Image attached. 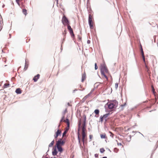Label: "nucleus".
Listing matches in <instances>:
<instances>
[{"instance_id": "1", "label": "nucleus", "mask_w": 158, "mask_h": 158, "mask_svg": "<svg viewBox=\"0 0 158 158\" xmlns=\"http://www.w3.org/2000/svg\"><path fill=\"white\" fill-rule=\"evenodd\" d=\"M100 70L102 75L108 80L107 75L109 74V70L104 62L100 64Z\"/></svg>"}, {"instance_id": "2", "label": "nucleus", "mask_w": 158, "mask_h": 158, "mask_svg": "<svg viewBox=\"0 0 158 158\" xmlns=\"http://www.w3.org/2000/svg\"><path fill=\"white\" fill-rule=\"evenodd\" d=\"M109 109H112L116 108L118 105V102L116 100H114L108 103L107 104Z\"/></svg>"}, {"instance_id": "3", "label": "nucleus", "mask_w": 158, "mask_h": 158, "mask_svg": "<svg viewBox=\"0 0 158 158\" xmlns=\"http://www.w3.org/2000/svg\"><path fill=\"white\" fill-rule=\"evenodd\" d=\"M63 145L61 142V139H59L58 141H56V146L58 150V151L60 153L63 151V149L61 146Z\"/></svg>"}, {"instance_id": "4", "label": "nucleus", "mask_w": 158, "mask_h": 158, "mask_svg": "<svg viewBox=\"0 0 158 158\" xmlns=\"http://www.w3.org/2000/svg\"><path fill=\"white\" fill-rule=\"evenodd\" d=\"M62 22L64 25H67L69 23L68 19L65 16H64L62 18Z\"/></svg>"}, {"instance_id": "5", "label": "nucleus", "mask_w": 158, "mask_h": 158, "mask_svg": "<svg viewBox=\"0 0 158 158\" xmlns=\"http://www.w3.org/2000/svg\"><path fill=\"white\" fill-rule=\"evenodd\" d=\"M61 131L60 130L58 129L56 132L55 135H54V137L55 139H56L58 136L60 135Z\"/></svg>"}, {"instance_id": "6", "label": "nucleus", "mask_w": 158, "mask_h": 158, "mask_svg": "<svg viewBox=\"0 0 158 158\" xmlns=\"http://www.w3.org/2000/svg\"><path fill=\"white\" fill-rule=\"evenodd\" d=\"M88 22L90 28L91 29H93L94 28V22L93 21H88Z\"/></svg>"}, {"instance_id": "7", "label": "nucleus", "mask_w": 158, "mask_h": 158, "mask_svg": "<svg viewBox=\"0 0 158 158\" xmlns=\"http://www.w3.org/2000/svg\"><path fill=\"white\" fill-rule=\"evenodd\" d=\"M93 16L91 14V12H89V19H88V21H93Z\"/></svg>"}, {"instance_id": "8", "label": "nucleus", "mask_w": 158, "mask_h": 158, "mask_svg": "<svg viewBox=\"0 0 158 158\" xmlns=\"http://www.w3.org/2000/svg\"><path fill=\"white\" fill-rule=\"evenodd\" d=\"M40 75L39 74H37L36 76H34L33 78V80L35 81L36 82L40 78Z\"/></svg>"}, {"instance_id": "9", "label": "nucleus", "mask_w": 158, "mask_h": 158, "mask_svg": "<svg viewBox=\"0 0 158 158\" xmlns=\"http://www.w3.org/2000/svg\"><path fill=\"white\" fill-rule=\"evenodd\" d=\"M109 114V113L106 114L102 116L103 119L105 120L106 121L107 120V118L108 117Z\"/></svg>"}, {"instance_id": "10", "label": "nucleus", "mask_w": 158, "mask_h": 158, "mask_svg": "<svg viewBox=\"0 0 158 158\" xmlns=\"http://www.w3.org/2000/svg\"><path fill=\"white\" fill-rule=\"evenodd\" d=\"M63 122H64L65 123H67L68 127H69V119L68 118H66L65 120H64Z\"/></svg>"}, {"instance_id": "11", "label": "nucleus", "mask_w": 158, "mask_h": 158, "mask_svg": "<svg viewBox=\"0 0 158 158\" xmlns=\"http://www.w3.org/2000/svg\"><path fill=\"white\" fill-rule=\"evenodd\" d=\"M57 151L56 148H55L52 152V155L54 156H55L57 155Z\"/></svg>"}, {"instance_id": "12", "label": "nucleus", "mask_w": 158, "mask_h": 158, "mask_svg": "<svg viewBox=\"0 0 158 158\" xmlns=\"http://www.w3.org/2000/svg\"><path fill=\"white\" fill-rule=\"evenodd\" d=\"M94 112L95 114L96 115H98V116H96V117H98V115H99V110L98 109H96V110H95L94 111Z\"/></svg>"}, {"instance_id": "13", "label": "nucleus", "mask_w": 158, "mask_h": 158, "mask_svg": "<svg viewBox=\"0 0 158 158\" xmlns=\"http://www.w3.org/2000/svg\"><path fill=\"white\" fill-rule=\"evenodd\" d=\"M85 121H86V117L85 116V118H84V120L83 121V123L82 125V127H86V125L85 124Z\"/></svg>"}, {"instance_id": "14", "label": "nucleus", "mask_w": 158, "mask_h": 158, "mask_svg": "<svg viewBox=\"0 0 158 158\" xmlns=\"http://www.w3.org/2000/svg\"><path fill=\"white\" fill-rule=\"evenodd\" d=\"M15 92L17 94H20L22 93L21 90L20 88L17 89L16 90Z\"/></svg>"}, {"instance_id": "15", "label": "nucleus", "mask_w": 158, "mask_h": 158, "mask_svg": "<svg viewBox=\"0 0 158 158\" xmlns=\"http://www.w3.org/2000/svg\"><path fill=\"white\" fill-rule=\"evenodd\" d=\"M100 137L102 139H106L107 138L106 134L105 133L101 134Z\"/></svg>"}, {"instance_id": "16", "label": "nucleus", "mask_w": 158, "mask_h": 158, "mask_svg": "<svg viewBox=\"0 0 158 158\" xmlns=\"http://www.w3.org/2000/svg\"><path fill=\"white\" fill-rule=\"evenodd\" d=\"M85 78H86L85 74H83L82 75L81 81L82 82H83L84 81V80H85Z\"/></svg>"}, {"instance_id": "17", "label": "nucleus", "mask_w": 158, "mask_h": 158, "mask_svg": "<svg viewBox=\"0 0 158 158\" xmlns=\"http://www.w3.org/2000/svg\"><path fill=\"white\" fill-rule=\"evenodd\" d=\"M70 34H71L72 37H73L74 36V34L73 32V29H71L69 31Z\"/></svg>"}, {"instance_id": "18", "label": "nucleus", "mask_w": 158, "mask_h": 158, "mask_svg": "<svg viewBox=\"0 0 158 158\" xmlns=\"http://www.w3.org/2000/svg\"><path fill=\"white\" fill-rule=\"evenodd\" d=\"M82 139H85V137L86 136V134L85 132V133H82Z\"/></svg>"}, {"instance_id": "19", "label": "nucleus", "mask_w": 158, "mask_h": 158, "mask_svg": "<svg viewBox=\"0 0 158 158\" xmlns=\"http://www.w3.org/2000/svg\"><path fill=\"white\" fill-rule=\"evenodd\" d=\"M54 140H53V141H52L49 144V145H48V146H49V147H52L53 145L54 144Z\"/></svg>"}, {"instance_id": "20", "label": "nucleus", "mask_w": 158, "mask_h": 158, "mask_svg": "<svg viewBox=\"0 0 158 158\" xmlns=\"http://www.w3.org/2000/svg\"><path fill=\"white\" fill-rule=\"evenodd\" d=\"M66 33H67V31H66V29H65L64 31H63V35H64V38L65 37V36H66Z\"/></svg>"}, {"instance_id": "21", "label": "nucleus", "mask_w": 158, "mask_h": 158, "mask_svg": "<svg viewBox=\"0 0 158 158\" xmlns=\"http://www.w3.org/2000/svg\"><path fill=\"white\" fill-rule=\"evenodd\" d=\"M86 127H82V133H85V131L86 130Z\"/></svg>"}, {"instance_id": "22", "label": "nucleus", "mask_w": 158, "mask_h": 158, "mask_svg": "<svg viewBox=\"0 0 158 158\" xmlns=\"http://www.w3.org/2000/svg\"><path fill=\"white\" fill-rule=\"evenodd\" d=\"M78 140L79 143L81 145V139L79 137V133H78Z\"/></svg>"}, {"instance_id": "23", "label": "nucleus", "mask_w": 158, "mask_h": 158, "mask_svg": "<svg viewBox=\"0 0 158 158\" xmlns=\"http://www.w3.org/2000/svg\"><path fill=\"white\" fill-rule=\"evenodd\" d=\"M27 10L25 9H23V12L25 15L27 14Z\"/></svg>"}, {"instance_id": "24", "label": "nucleus", "mask_w": 158, "mask_h": 158, "mask_svg": "<svg viewBox=\"0 0 158 158\" xmlns=\"http://www.w3.org/2000/svg\"><path fill=\"white\" fill-rule=\"evenodd\" d=\"M64 116H63V117H62V118H61V120H60V124H59V126H58V127H59L60 126V123H61L62 122H63V121H64Z\"/></svg>"}, {"instance_id": "25", "label": "nucleus", "mask_w": 158, "mask_h": 158, "mask_svg": "<svg viewBox=\"0 0 158 158\" xmlns=\"http://www.w3.org/2000/svg\"><path fill=\"white\" fill-rule=\"evenodd\" d=\"M105 151V150L103 148L100 149V152L101 153H103Z\"/></svg>"}, {"instance_id": "26", "label": "nucleus", "mask_w": 158, "mask_h": 158, "mask_svg": "<svg viewBox=\"0 0 158 158\" xmlns=\"http://www.w3.org/2000/svg\"><path fill=\"white\" fill-rule=\"evenodd\" d=\"M141 52L142 56H143V55H144V53H143V52L142 48V47L141 46Z\"/></svg>"}, {"instance_id": "27", "label": "nucleus", "mask_w": 158, "mask_h": 158, "mask_svg": "<svg viewBox=\"0 0 158 158\" xmlns=\"http://www.w3.org/2000/svg\"><path fill=\"white\" fill-rule=\"evenodd\" d=\"M103 120H104L102 116H101L100 118V119H99L100 121L102 122Z\"/></svg>"}, {"instance_id": "28", "label": "nucleus", "mask_w": 158, "mask_h": 158, "mask_svg": "<svg viewBox=\"0 0 158 158\" xmlns=\"http://www.w3.org/2000/svg\"><path fill=\"white\" fill-rule=\"evenodd\" d=\"M68 26V29L69 31L71 29H72L71 28V26L69 25V24L68 25H67Z\"/></svg>"}, {"instance_id": "29", "label": "nucleus", "mask_w": 158, "mask_h": 158, "mask_svg": "<svg viewBox=\"0 0 158 158\" xmlns=\"http://www.w3.org/2000/svg\"><path fill=\"white\" fill-rule=\"evenodd\" d=\"M119 151V149L117 148H115L114 149V151L115 152H117Z\"/></svg>"}, {"instance_id": "30", "label": "nucleus", "mask_w": 158, "mask_h": 158, "mask_svg": "<svg viewBox=\"0 0 158 158\" xmlns=\"http://www.w3.org/2000/svg\"><path fill=\"white\" fill-rule=\"evenodd\" d=\"M61 142L63 145H64L65 143V141L64 140H62V139H61Z\"/></svg>"}, {"instance_id": "31", "label": "nucleus", "mask_w": 158, "mask_h": 158, "mask_svg": "<svg viewBox=\"0 0 158 158\" xmlns=\"http://www.w3.org/2000/svg\"><path fill=\"white\" fill-rule=\"evenodd\" d=\"M152 92H153V94H154V95H155V94H156V92L155 91V89H152Z\"/></svg>"}, {"instance_id": "32", "label": "nucleus", "mask_w": 158, "mask_h": 158, "mask_svg": "<svg viewBox=\"0 0 158 158\" xmlns=\"http://www.w3.org/2000/svg\"><path fill=\"white\" fill-rule=\"evenodd\" d=\"M98 67L97 65V63H95V70H96L98 69Z\"/></svg>"}, {"instance_id": "33", "label": "nucleus", "mask_w": 158, "mask_h": 158, "mask_svg": "<svg viewBox=\"0 0 158 158\" xmlns=\"http://www.w3.org/2000/svg\"><path fill=\"white\" fill-rule=\"evenodd\" d=\"M118 86V83H116L115 84V89H117Z\"/></svg>"}, {"instance_id": "34", "label": "nucleus", "mask_w": 158, "mask_h": 158, "mask_svg": "<svg viewBox=\"0 0 158 158\" xmlns=\"http://www.w3.org/2000/svg\"><path fill=\"white\" fill-rule=\"evenodd\" d=\"M67 131H65L63 133V137L66 134Z\"/></svg>"}, {"instance_id": "35", "label": "nucleus", "mask_w": 158, "mask_h": 158, "mask_svg": "<svg viewBox=\"0 0 158 158\" xmlns=\"http://www.w3.org/2000/svg\"><path fill=\"white\" fill-rule=\"evenodd\" d=\"M142 58H143V59L144 62V63H145V60L144 55H143V56H142Z\"/></svg>"}, {"instance_id": "36", "label": "nucleus", "mask_w": 158, "mask_h": 158, "mask_svg": "<svg viewBox=\"0 0 158 158\" xmlns=\"http://www.w3.org/2000/svg\"><path fill=\"white\" fill-rule=\"evenodd\" d=\"M89 138L90 139V141H91L93 138V135H90L89 136Z\"/></svg>"}, {"instance_id": "37", "label": "nucleus", "mask_w": 158, "mask_h": 158, "mask_svg": "<svg viewBox=\"0 0 158 158\" xmlns=\"http://www.w3.org/2000/svg\"><path fill=\"white\" fill-rule=\"evenodd\" d=\"M146 70L147 71L148 73H149L148 72V68L147 65H146Z\"/></svg>"}, {"instance_id": "38", "label": "nucleus", "mask_w": 158, "mask_h": 158, "mask_svg": "<svg viewBox=\"0 0 158 158\" xmlns=\"http://www.w3.org/2000/svg\"><path fill=\"white\" fill-rule=\"evenodd\" d=\"M85 139H81V141L82 142H83V145H84V142H85Z\"/></svg>"}, {"instance_id": "39", "label": "nucleus", "mask_w": 158, "mask_h": 158, "mask_svg": "<svg viewBox=\"0 0 158 158\" xmlns=\"http://www.w3.org/2000/svg\"><path fill=\"white\" fill-rule=\"evenodd\" d=\"M94 156L96 158L98 157V154H96L94 155Z\"/></svg>"}, {"instance_id": "40", "label": "nucleus", "mask_w": 158, "mask_h": 158, "mask_svg": "<svg viewBox=\"0 0 158 158\" xmlns=\"http://www.w3.org/2000/svg\"><path fill=\"white\" fill-rule=\"evenodd\" d=\"M4 85L6 86V87H7L9 85V84H4Z\"/></svg>"}, {"instance_id": "41", "label": "nucleus", "mask_w": 158, "mask_h": 158, "mask_svg": "<svg viewBox=\"0 0 158 158\" xmlns=\"http://www.w3.org/2000/svg\"><path fill=\"white\" fill-rule=\"evenodd\" d=\"M110 133H111V135H110V136H112V137H113V135H114V134H113L112 133H111V132H110Z\"/></svg>"}, {"instance_id": "42", "label": "nucleus", "mask_w": 158, "mask_h": 158, "mask_svg": "<svg viewBox=\"0 0 158 158\" xmlns=\"http://www.w3.org/2000/svg\"><path fill=\"white\" fill-rule=\"evenodd\" d=\"M19 0H16V2L18 3V4H19Z\"/></svg>"}, {"instance_id": "43", "label": "nucleus", "mask_w": 158, "mask_h": 158, "mask_svg": "<svg viewBox=\"0 0 158 158\" xmlns=\"http://www.w3.org/2000/svg\"><path fill=\"white\" fill-rule=\"evenodd\" d=\"M118 144V146H119V145H120H120H122V144H121V143H118V144Z\"/></svg>"}, {"instance_id": "44", "label": "nucleus", "mask_w": 158, "mask_h": 158, "mask_svg": "<svg viewBox=\"0 0 158 158\" xmlns=\"http://www.w3.org/2000/svg\"><path fill=\"white\" fill-rule=\"evenodd\" d=\"M151 87L152 88V89H154L153 85H152L151 86Z\"/></svg>"}, {"instance_id": "45", "label": "nucleus", "mask_w": 158, "mask_h": 158, "mask_svg": "<svg viewBox=\"0 0 158 158\" xmlns=\"http://www.w3.org/2000/svg\"><path fill=\"white\" fill-rule=\"evenodd\" d=\"M55 1L56 2L57 4H58V0H55Z\"/></svg>"}, {"instance_id": "46", "label": "nucleus", "mask_w": 158, "mask_h": 158, "mask_svg": "<svg viewBox=\"0 0 158 158\" xmlns=\"http://www.w3.org/2000/svg\"><path fill=\"white\" fill-rule=\"evenodd\" d=\"M69 127H67L66 128V131H67L68 130H69Z\"/></svg>"}, {"instance_id": "47", "label": "nucleus", "mask_w": 158, "mask_h": 158, "mask_svg": "<svg viewBox=\"0 0 158 158\" xmlns=\"http://www.w3.org/2000/svg\"><path fill=\"white\" fill-rule=\"evenodd\" d=\"M102 158H107V157H106V156H105V157H103Z\"/></svg>"}, {"instance_id": "48", "label": "nucleus", "mask_w": 158, "mask_h": 158, "mask_svg": "<svg viewBox=\"0 0 158 158\" xmlns=\"http://www.w3.org/2000/svg\"><path fill=\"white\" fill-rule=\"evenodd\" d=\"M125 106V105H121V106Z\"/></svg>"}, {"instance_id": "49", "label": "nucleus", "mask_w": 158, "mask_h": 158, "mask_svg": "<svg viewBox=\"0 0 158 158\" xmlns=\"http://www.w3.org/2000/svg\"><path fill=\"white\" fill-rule=\"evenodd\" d=\"M79 126H80V123H79Z\"/></svg>"}, {"instance_id": "50", "label": "nucleus", "mask_w": 158, "mask_h": 158, "mask_svg": "<svg viewBox=\"0 0 158 158\" xmlns=\"http://www.w3.org/2000/svg\"><path fill=\"white\" fill-rule=\"evenodd\" d=\"M54 158H56V157H54Z\"/></svg>"}, {"instance_id": "51", "label": "nucleus", "mask_w": 158, "mask_h": 158, "mask_svg": "<svg viewBox=\"0 0 158 158\" xmlns=\"http://www.w3.org/2000/svg\"><path fill=\"white\" fill-rule=\"evenodd\" d=\"M60 158H62V157H60Z\"/></svg>"}]
</instances>
